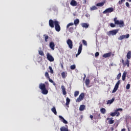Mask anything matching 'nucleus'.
<instances>
[{"mask_svg":"<svg viewBox=\"0 0 131 131\" xmlns=\"http://www.w3.org/2000/svg\"><path fill=\"white\" fill-rule=\"evenodd\" d=\"M54 24L55 25V30L57 31V32H59L60 30H61V28L60 27V25H59V21L57 20H53L52 19H50L49 20V26L51 28H54Z\"/></svg>","mask_w":131,"mask_h":131,"instance_id":"1","label":"nucleus"},{"mask_svg":"<svg viewBox=\"0 0 131 131\" xmlns=\"http://www.w3.org/2000/svg\"><path fill=\"white\" fill-rule=\"evenodd\" d=\"M114 21L115 22V24H116V25H119V27H123V26H124V22L123 20H117V17L115 18L114 19Z\"/></svg>","mask_w":131,"mask_h":131,"instance_id":"2","label":"nucleus"},{"mask_svg":"<svg viewBox=\"0 0 131 131\" xmlns=\"http://www.w3.org/2000/svg\"><path fill=\"white\" fill-rule=\"evenodd\" d=\"M118 31H119V29L113 30L110 31L109 32H108L107 33V35H108V36H111V35H113V36L116 35V34H117Z\"/></svg>","mask_w":131,"mask_h":131,"instance_id":"3","label":"nucleus"},{"mask_svg":"<svg viewBox=\"0 0 131 131\" xmlns=\"http://www.w3.org/2000/svg\"><path fill=\"white\" fill-rule=\"evenodd\" d=\"M67 43L69 48V49H72L73 48V42H72V40L71 39H69L67 40Z\"/></svg>","mask_w":131,"mask_h":131,"instance_id":"4","label":"nucleus"},{"mask_svg":"<svg viewBox=\"0 0 131 131\" xmlns=\"http://www.w3.org/2000/svg\"><path fill=\"white\" fill-rule=\"evenodd\" d=\"M84 98V93H82L81 94L79 95V97L76 100V102H79L83 100Z\"/></svg>","mask_w":131,"mask_h":131,"instance_id":"5","label":"nucleus"},{"mask_svg":"<svg viewBox=\"0 0 131 131\" xmlns=\"http://www.w3.org/2000/svg\"><path fill=\"white\" fill-rule=\"evenodd\" d=\"M119 84H120V80L118 81V82H117V83L116 84L114 90L112 91V93H115L116 92V91H117V90H118V88L119 86Z\"/></svg>","mask_w":131,"mask_h":131,"instance_id":"6","label":"nucleus"},{"mask_svg":"<svg viewBox=\"0 0 131 131\" xmlns=\"http://www.w3.org/2000/svg\"><path fill=\"white\" fill-rule=\"evenodd\" d=\"M113 11H114V9L113 8H108L103 11V14H107V13H112Z\"/></svg>","mask_w":131,"mask_h":131,"instance_id":"7","label":"nucleus"},{"mask_svg":"<svg viewBox=\"0 0 131 131\" xmlns=\"http://www.w3.org/2000/svg\"><path fill=\"white\" fill-rule=\"evenodd\" d=\"M47 57L49 61H50V62H54L55 59L54 58V57H53L52 55H51V54H50V53H47Z\"/></svg>","mask_w":131,"mask_h":131,"instance_id":"8","label":"nucleus"},{"mask_svg":"<svg viewBox=\"0 0 131 131\" xmlns=\"http://www.w3.org/2000/svg\"><path fill=\"white\" fill-rule=\"evenodd\" d=\"M81 51H82V44L80 43V45L79 46L78 53L76 55V57H77V56H79L80 54H81Z\"/></svg>","mask_w":131,"mask_h":131,"instance_id":"9","label":"nucleus"},{"mask_svg":"<svg viewBox=\"0 0 131 131\" xmlns=\"http://www.w3.org/2000/svg\"><path fill=\"white\" fill-rule=\"evenodd\" d=\"M59 120L61 121V122H63L64 124H68V122L64 119V118L62 116H59Z\"/></svg>","mask_w":131,"mask_h":131,"instance_id":"10","label":"nucleus"},{"mask_svg":"<svg viewBox=\"0 0 131 131\" xmlns=\"http://www.w3.org/2000/svg\"><path fill=\"white\" fill-rule=\"evenodd\" d=\"M70 5L72 6V7H76V6H77V2H76L75 0H72Z\"/></svg>","mask_w":131,"mask_h":131,"instance_id":"11","label":"nucleus"},{"mask_svg":"<svg viewBox=\"0 0 131 131\" xmlns=\"http://www.w3.org/2000/svg\"><path fill=\"white\" fill-rule=\"evenodd\" d=\"M49 46L51 50H53V51L55 50V43L54 42H50Z\"/></svg>","mask_w":131,"mask_h":131,"instance_id":"12","label":"nucleus"},{"mask_svg":"<svg viewBox=\"0 0 131 131\" xmlns=\"http://www.w3.org/2000/svg\"><path fill=\"white\" fill-rule=\"evenodd\" d=\"M111 55H112V53L111 52L105 53L103 55L102 57L103 58H109V57L111 56Z\"/></svg>","mask_w":131,"mask_h":131,"instance_id":"13","label":"nucleus"},{"mask_svg":"<svg viewBox=\"0 0 131 131\" xmlns=\"http://www.w3.org/2000/svg\"><path fill=\"white\" fill-rule=\"evenodd\" d=\"M107 120H108V123L110 124H113L114 123V120H113V118H107Z\"/></svg>","mask_w":131,"mask_h":131,"instance_id":"14","label":"nucleus"},{"mask_svg":"<svg viewBox=\"0 0 131 131\" xmlns=\"http://www.w3.org/2000/svg\"><path fill=\"white\" fill-rule=\"evenodd\" d=\"M70 104V99H69V98L67 97L66 99V105L67 106V107H68V108H69Z\"/></svg>","mask_w":131,"mask_h":131,"instance_id":"15","label":"nucleus"},{"mask_svg":"<svg viewBox=\"0 0 131 131\" xmlns=\"http://www.w3.org/2000/svg\"><path fill=\"white\" fill-rule=\"evenodd\" d=\"M122 108H117L116 109V115H117V117H118V116H119V115H120V113L119 112H118V111H122Z\"/></svg>","mask_w":131,"mask_h":131,"instance_id":"16","label":"nucleus"},{"mask_svg":"<svg viewBox=\"0 0 131 131\" xmlns=\"http://www.w3.org/2000/svg\"><path fill=\"white\" fill-rule=\"evenodd\" d=\"M81 25L83 28H89V26H90V25L86 23H82Z\"/></svg>","mask_w":131,"mask_h":131,"instance_id":"17","label":"nucleus"},{"mask_svg":"<svg viewBox=\"0 0 131 131\" xmlns=\"http://www.w3.org/2000/svg\"><path fill=\"white\" fill-rule=\"evenodd\" d=\"M39 88L41 89V91L46 89V85L45 84L41 83L39 84Z\"/></svg>","mask_w":131,"mask_h":131,"instance_id":"18","label":"nucleus"},{"mask_svg":"<svg viewBox=\"0 0 131 131\" xmlns=\"http://www.w3.org/2000/svg\"><path fill=\"white\" fill-rule=\"evenodd\" d=\"M61 90L62 91L63 95H66V94H67V92H66V90L65 89V86H64V85H61Z\"/></svg>","mask_w":131,"mask_h":131,"instance_id":"19","label":"nucleus"},{"mask_svg":"<svg viewBox=\"0 0 131 131\" xmlns=\"http://www.w3.org/2000/svg\"><path fill=\"white\" fill-rule=\"evenodd\" d=\"M74 24L75 25V26H77L78 24H79V19H76L74 21Z\"/></svg>","mask_w":131,"mask_h":131,"instance_id":"20","label":"nucleus"},{"mask_svg":"<svg viewBox=\"0 0 131 131\" xmlns=\"http://www.w3.org/2000/svg\"><path fill=\"white\" fill-rule=\"evenodd\" d=\"M126 74H127V73L126 72H124L122 75V80L124 81L125 80V77H126Z\"/></svg>","mask_w":131,"mask_h":131,"instance_id":"21","label":"nucleus"},{"mask_svg":"<svg viewBox=\"0 0 131 131\" xmlns=\"http://www.w3.org/2000/svg\"><path fill=\"white\" fill-rule=\"evenodd\" d=\"M42 92V94L43 95H48V93H49V91H48V90L47 89H43L42 90H41Z\"/></svg>","mask_w":131,"mask_h":131,"instance_id":"22","label":"nucleus"},{"mask_svg":"<svg viewBox=\"0 0 131 131\" xmlns=\"http://www.w3.org/2000/svg\"><path fill=\"white\" fill-rule=\"evenodd\" d=\"M114 100H115V98H113L111 100H109L107 101V104H112V103H113L114 102Z\"/></svg>","mask_w":131,"mask_h":131,"instance_id":"23","label":"nucleus"},{"mask_svg":"<svg viewBox=\"0 0 131 131\" xmlns=\"http://www.w3.org/2000/svg\"><path fill=\"white\" fill-rule=\"evenodd\" d=\"M85 110V105H81L79 107L80 111H83V110Z\"/></svg>","mask_w":131,"mask_h":131,"instance_id":"24","label":"nucleus"},{"mask_svg":"<svg viewBox=\"0 0 131 131\" xmlns=\"http://www.w3.org/2000/svg\"><path fill=\"white\" fill-rule=\"evenodd\" d=\"M60 131H69L68 127L62 126L60 128Z\"/></svg>","mask_w":131,"mask_h":131,"instance_id":"25","label":"nucleus"},{"mask_svg":"<svg viewBox=\"0 0 131 131\" xmlns=\"http://www.w3.org/2000/svg\"><path fill=\"white\" fill-rule=\"evenodd\" d=\"M51 111L53 112L55 115H57V111L56 110V107L55 106L51 109Z\"/></svg>","mask_w":131,"mask_h":131,"instance_id":"26","label":"nucleus"},{"mask_svg":"<svg viewBox=\"0 0 131 131\" xmlns=\"http://www.w3.org/2000/svg\"><path fill=\"white\" fill-rule=\"evenodd\" d=\"M105 4V2H101L96 4L97 7H103V5Z\"/></svg>","mask_w":131,"mask_h":131,"instance_id":"27","label":"nucleus"},{"mask_svg":"<svg viewBox=\"0 0 131 131\" xmlns=\"http://www.w3.org/2000/svg\"><path fill=\"white\" fill-rule=\"evenodd\" d=\"M125 66H127V67H129V61L128 59H126L125 63H123Z\"/></svg>","mask_w":131,"mask_h":131,"instance_id":"28","label":"nucleus"},{"mask_svg":"<svg viewBox=\"0 0 131 131\" xmlns=\"http://www.w3.org/2000/svg\"><path fill=\"white\" fill-rule=\"evenodd\" d=\"M100 112L101 113H102V114H105V113H106V109L104 108H102L100 109Z\"/></svg>","mask_w":131,"mask_h":131,"instance_id":"29","label":"nucleus"},{"mask_svg":"<svg viewBox=\"0 0 131 131\" xmlns=\"http://www.w3.org/2000/svg\"><path fill=\"white\" fill-rule=\"evenodd\" d=\"M127 59H130L131 58V52L128 51L127 54Z\"/></svg>","mask_w":131,"mask_h":131,"instance_id":"30","label":"nucleus"},{"mask_svg":"<svg viewBox=\"0 0 131 131\" xmlns=\"http://www.w3.org/2000/svg\"><path fill=\"white\" fill-rule=\"evenodd\" d=\"M125 38V35H123L118 38L119 40H122V39Z\"/></svg>","mask_w":131,"mask_h":131,"instance_id":"31","label":"nucleus"},{"mask_svg":"<svg viewBox=\"0 0 131 131\" xmlns=\"http://www.w3.org/2000/svg\"><path fill=\"white\" fill-rule=\"evenodd\" d=\"M61 76L62 78H66V76H67V73H66L65 72H62L61 73Z\"/></svg>","mask_w":131,"mask_h":131,"instance_id":"32","label":"nucleus"},{"mask_svg":"<svg viewBox=\"0 0 131 131\" xmlns=\"http://www.w3.org/2000/svg\"><path fill=\"white\" fill-rule=\"evenodd\" d=\"M97 9L98 8H97V7L95 6H92L90 8L91 11H94V10H97Z\"/></svg>","mask_w":131,"mask_h":131,"instance_id":"33","label":"nucleus"},{"mask_svg":"<svg viewBox=\"0 0 131 131\" xmlns=\"http://www.w3.org/2000/svg\"><path fill=\"white\" fill-rule=\"evenodd\" d=\"M85 84L87 85V86H89V84H90V79H86L85 80Z\"/></svg>","mask_w":131,"mask_h":131,"instance_id":"34","label":"nucleus"},{"mask_svg":"<svg viewBox=\"0 0 131 131\" xmlns=\"http://www.w3.org/2000/svg\"><path fill=\"white\" fill-rule=\"evenodd\" d=\"M73 25H74V24L73 23H69V24H68L67 28H69L70 26H73Z\"/></svg>","mask_w":131,"mask_h":131,"instance_id":"35","label":"nucleus"},{"mask_svg":"<svg viewBox=\"0 0 131 131\" xmlns=\"http://www.w3.org/2000/svg\"><path fill=\"white\" fill-rule=\"evenodd\" d=\"M110 115H111V116H112V117H114V116H116V111L115 110V112H114V113H111Z\"/></svg>","mask_w":131,"mask_h":131,"instance_id":"36","label":"nucleus"},{"mask_svg":"<svg viewBox=\"0 0 131 131\" xmlns=\"http://www.w3.org/2000/svg\"><path fill=\"white\" fill-rule=\"evenodd\" d=\"M79 95V91H76L74 93V97H77Z\"/></svg>","mask_w":131,"mask_h":131,"instance_id":"37","label":"nucleus"},{"mask_svg":"<svg viewBox=\"0 0 131 131\" xmlns=\"http://www.w3.org/2000/svg\"><path fill=\"white\" fill-rule=\"evenodd\" d=\"M120 77H121V73H119L117 76V79H120Z\"/></svg>","mask_w":131,"mask_h":131,"instance_id":"38","label":"nucleus"},{"mask_svg":"<svg viewBox=\"0 0 131 131\" xmlns=\"http://www.w3.org/2000/svg\"><path fill=\"white\" fill-rule=\"evenodd\" d=\"M75 68H76V66L75 64L71 66V69H72V70H74V69H75Z\"/></svg>","mask_w":131,"mask_h":131,"instance_id":"39","label":"nucleus"},{"mask_svg":"<svg viewBox=\"0 0 131 131\" xmlns=\"http://www.w3.org/2000/svg\"><path fill=\"white\" fill-rule=\"evenodd\" d=\"M49 69L50 70V73L53 74V73H54V71L53 70V69L52 68V67H49Z\"/></svg>","mask_w":131,"mask_h":131,"instance_id":"40","label":"nucleus"},{"mask_svg":"<svg viewBox=\"0 0 131 131\" xmlns=\"http://www.w3.org/2000/svg\"><path fill=\"white\" fill-rule=\"evenodd\" d=\"M45 76L46 77H47V78H50V76L49 75V73H48L47 72H46L45 73Z\"/></svg>","mask_w":131,"mask_h":131,"instance_id":"41","label":"nucleus"},{"mask_svg":"<svg viewBox=\"0 0 131 131\" xmlns=\"http://www.w3.org/2000/svg\"><path fill=\"white\" fill-rule=\"evenodd\" d=\"M124 2H125V0H121L119 1L118 4L122 5V3H124Z\"/></svg>","mask_w":131,"mask_h":131,"instance_id":"42","label":"nucleus"},{"mask_svg":"<svg viewBox=\"0 0 131 131\" xmlns=\"http://www.w3.org/2000/svg\"><path fill=\"white\" fill-rule=\"evenodd\" d=\"M82 42L83 43V45H84V46H88V43L86 42V41H85V40H82Z\"/></svg>","mask_w":131,"mask_h":131,"instance_id":"43","label":"nucleus"},{"mask_svg":"<svg viewBox=\"0 0 131 131\" xmlns=\"http://www.w3.org/2000/svg\"><path fill=\"white\" fill-rule=\"evenodd\" d=\"M126 90H129L130 89V84H127L126 86Z\"/></svg>","mask_w":131,"mask_h":131,"instance_id":"44","label":"nucleus"},{"mask_svg":"<svg viewBox=\"0 0 131 131\" xmlns=\"http://www.w3.org/2000/svg\"><path fill=\"white\" fill-rule=\"evenodd\" d=\"M39 55H40L41 56H43V52H42V51H39Z\"/></svg>","mask_w":131,"mask_h":131,"instance_id":"45","label":"nucleus"},{"mask_svg":"<svg viewBox=\"0 0 131 131\" xmlns=\"http://www.w3.org/2000/svg\"><path fill=\"white\" fill-rule=\"evenodd\" d=\"M110 26H111V27H115V24H114L113 23H111L110 24Z\"/></svg>","mask_w":131,"mask_h":131,"instance_id":"46","label":"nucleus"},{"mask_svg":"<svg viewBox=\"0 0 131 131\" xmlns=\"http://www.w3.org/2000/svg\"><path fill=\"white\" fill-rule=\"evenodd\" d=\"M49 38V36H45V41H46V42H47V41H48V39Z\"/></svg>","mask_w":131,"mask_h":131,"instance_id":"47","label":"nucleus"},{"mask_svg":"<svg viewBox=\"0 0 131 131\" xmlns=\"http://www.w3.org/2000/svg\"><path fill=\"white\" fill-rule=\"evenodd\" d=\"M126 6L127 8H129V4L128 3V2L126 3Z\"/></svg>","mask_w":131,"mask_h":131,"instance_id":"48","label":"nucleus"},{"mask_svg":"<svg viewBox=\"0 0 131 131\" xmlns=\"http://www.w3.org/2000/svg\"><path fill=\"white\" fill-rule=\"evenodd\" d=\"M70 32H72L73 31V28H70L69 29Z\"/></svg>","mask_w":131,"mask_h":131,"instance_id":"49","label":"nucleus"},{"mask_svg":"<svg viewBox=\"0 0 131 131\" xmlns=\"http://www.w3.org/2000/svg\"><path fill=\"white\" fill-rule=\"evenodd\" d=\"M125 36V38H128V37H129V34H128Z\"/></svg>","mask_w":131,"mask_h":131,"instance_id":"50","label":"nucleus"},{"mask_svg":"<svg viewBox=\"0 0 131 131\" xmlns=\"http://www.w3.org/2000/svg\"><path fill=\"white\" fill-rule=\"evenodd\" d=\"M99 52H96L95 53V57H98V56H99Z\"/></svg>","mask_w":131,"mask_h":131,"instance_id":"51","label":"nucleus"},{"mask_svg":"<svg viewBox=\"0 0 131 131\" xmlns=\"http://www.w3.org/2000/svg\"><path fill=\"white\" fill-rule=\"evenodd\" d=\"M49 79V81L50 82H51V83H53V82H54V81H53V80L51 79V78H48Z\"/></svg>","mask_w":131,"mask_h":131,"instance_id":"52","label":"nucleus"},{"mask_svg":"<svg viewBox=\"0 0 131 131\" xmlns=\"http://www.w3.org/2000/svg\"><path fill=\"white\" fill-rule=\"evenodd\" d=\"M61 67L62 69H63V68H64L63 64H62V63H61Z\"/></svg>","mask_w":131,"mask_h":131,"instance_id":"53","label":"nucleus"},{"mask_svg":"<svg viewBox=\"0 0 131 131\" xmlns=\"http://www.w3.org/2000/svg\"><path fill=\"white\" fill-rule=\"evenodd\" d=\"M121 131H125V128L122 129Z\"/></svg>","mask_w":131,"mask_h":131,"instance_id":"54","label":"nucleus"},{"mask_svg":"<svg viewBox=\"0 0 131 131\" xmlns=\"http://www.w3.org/2000/svg\"><path fill=\"white\" fill-rule=\"evenodd\" d=\"M53 85H56V83H55L54 82H52Z\"/></svg>","mask_w":131,"mask_h":131,"instance_id":"55","label":"nucleus"},{"mask_svg":"<svg viewBox=\"0 0 131 131\" xmlns=\"http://www.w3.org/2000/svg\"><path fill=\"white\" fill-rule=\"evenodd\" d=\"M90 118H91V119H93V116H92V115H90Z\"/></svg>","mask_w":131,"mask_h":131,"instance_id":"56","label":"nucleus"},{"mask_svg":"<svg viewBox=\"0 0 131 131\" xmlns=\"http://www.w3.org/2000/svg\"><path fill=\"white\" fill-rule=\"evenodd\" d=\"M128 2H129L130 3L131 2V0H128Z\"/></svg>","mask_w":131,"mask_h":131,"instance_id":"57","label":"nucleus"},{"mask_svg":"<svg viewBox=\"0 0 131 131\" xmlns=\"http://www.w3.org/2000/svg\"><path fill=\"white\" fill-rule=\"evenodd\" d=\"M84 78H85V75H84Z\"/></svg>","mask_w":131,"mask_h":131,"instance_id":"58","label":"nucleus"},{"mask_svg":"<svg viewBox=\"0 0 131 131\" xmlns=\"http://www.w3.org/2000/svg\"><path fill=\"white\" fill-rule=\"evenodd\" d=\"M122 62H123V60H122Z\"/></svg>","mask_w":131,"mask_h":131,"instance_id":"59","label":"nucleus"}]
</instances>
